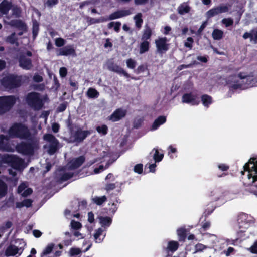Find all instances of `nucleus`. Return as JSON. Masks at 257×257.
Returning a JSON list of instances; mask_svg holds the SVG:
<instances>
[{
	"label": "nucleus",
	"mask_w": 257,
	"mask_h": 257,
	"mask_svg": "<svg viewBox=\"0 0 257 257\" xmlns=\"http://www.w3.org/2000/svg\"><path fill=\"white\" fill-rule=\"evenodd\" d=\"M151 35H152L151 29L149 27L146 28L145 29L143 34L142 35V40H144V41L147 40L148 41V40L151 37Z\"/></svg>",
	"instance_id": "nucleus-31"
},
{
	"label": "nucleus",
	"mask_w": 257,
	"mask_h": 257,
	"mask_svg": "<svg viewBox=\"0 0 257 257\" xmlns=\"http://www.w3.org/2000/svg\"><path fill=\"white\" fill-rule=\"evenodd\" d=\"M54 247L53 244H48L44 249L42 252L43 255H46L49 254L53 250Z\"/></svg>",
	"instance_id": "nucleus-40"
},
{
	"label": "nucleus",
	"mask_w": 257,
	"mask_h": 257,
	"mask_svg": "<svg viewBox=\"0 0 257 257\" xmlns=\"http://www.w3.org/2000/svg\"><path fill=\"white\" fill-rule=\"evenodd\" d=\"M29 105L35 109H40L43 105V99L36 93H30L27 98Z\"/></svg>",
	"instance_id": "nucleus-7"
},
{
	"label": "nucleus",
	"mask_w": 257,
	"mask_h": 257,
	"mask_svg": "<svg viewBox=\"0 0 257 257\" xmlns=\"http://www.w3.org/2000/svg\"><path fill=\"white\" fill-rule=\"evenodd\" d=\"M219 14L228 12L229 8L225 5H221L216 7Z\"/></svg>",
	"instance_id": "nucleus-45"
},
{
	"label": "nucleus",
	"mask_w": 257,
	"mask_h": 257,
	"mask_svg": "<svg viewBox=\"0 0 257 257\" xmlns=\"http://www.w3.org/2000/svg\"><path fill=\"white\" fill-rule=\"evenodd\" d=\"M8 23L13 26L16 27L22 31L19 33V35H21L23 32L27 30V27L24 23L19 20H12Z\"/></svg>",
	"instance_id": "nucleus-17"
},
{
	"label": "nucleus",
	"mask_w": 257,
	"mask_h": 257,
	"mask_svg": "<svg viewBox=\"0 0 257 257\" xmlns=\"http://www.w3.org/2000/svg\"><path fill=\"white\" fill-rule=\"evenodd\" d=\"M227 84L232 89H246L257 86V77L246 76L244 73L229 77Z\"/></svg>",
	"instance_id": "nucleus-2"
},
{
	"label": "nucleus",
	"mask_w": 257,
	"mask_h": 257,
	"mask_svg": "<svg viewBox=\"0 0 257 257\" xmlns=\"http://www.w3.org/2000/svg\"><path fill=\"white\" fill-rule=\"evenodd\" d=\"M94 220V215L92 212H89L88 214V220L89 222L92 223Z\"/></svg>",
	"instance_id": "nucleus-59"
},
{
	"label": "nucleus",
	"mask_w": 257,
	"mask_h": 257,
	"mask_svg": "<svg viewBox=\"0 0 257 257\" xmlns=\"http://www.w3.org/2000/svg\"><path fill=\"white\" fill-rule=\"evenodd\" d=\"M7 186L2 181L0 180V197L5 196L7 193Z\"/></svg>",
	"instance_id": "nucleus-35"
},
{
	"label": "nucleus",
	"mask_w": 257,
	"mask_h": 257,
	"mask_svg": "<svg viewBox=\"0 0 257 257\" xmlns=\"http://www.w3.org/2000/svg\"><path fill=\"white\" fill-rule=\"evenodd\" d=\"M134 170L135 172L141 174L143 171V165L141 164H137L134 167Z\"/></svg>",
	"instance_id": "nucleus-49"
},
{
	"label": "nucleus",
	"mask_w": 257,
	"mask_h": 257,
	"mask_svg": "<svg viewBox=\"0 0 257 257\" xmlns=\"http://www.w3.org/2000/svg\"><path fill=\"white\" fill-rule=\"evenodd\" d=\"M126 114V110L123 108L116 109L113 113L108 117V119L112 122L120 120L124 117Z\"/></svg>",
	"instance_id": "nucleus-13"
},
{
	"label": "nucleus",
	"mask_w": 257,
	"mask_h": 257,
	"mask_svg": "<svg viewBox=\"0 0 257 257\" xmlns=\"http://www.w3.org/2000/svg\"><path fill=\"white\" fill-rule=\"evenodd\" d=\"M25 246L26 243L23 240H19L15 245H11L7 247L5 251V255L6 256H14L16 255L19 256L22 253Z\"/></svg>",
	"instance_id": "nucleus-4"
},
{
	"label": "nucleus",
	"mask_w": 257,
	"mask_h": 257,
	"mask_svg": "<svg viewBox=\"0 0 257 257\" xmlns=\"http://www.w3.org/2000/svg\"><path fill=\"white\" fill-rule=\"evenodd\" d=\"M71 226L72 228L75 229H78L81 227V224L80 223L73 220L71 222Z\"/></svg>",
	"instance_id": "nucleus-50"
},
{
	"label": "nucleus",
	"mask_w": 257,
	"mask_h": 257,
	"mask_svg": "<svg viewBox=\"0 0 257 257\" xmlns=\"http://www.w3.org/2000/svg\"><path fill=\"white\" fill-rule=\"evenodd\" d=\"M108 127L106 125H102L97 127L96 130L99 133H101L103 135L107 134Z\"/></svg>",
	"instance_id": "nucleus-41"
},
{
	"label": "nucleus",
	"mask_w": 257,
	"mask_h": 257,
	"mask_svg": "<svg viewBox=\"0 0 257 257\" xmlns=\"http://www.w3.org/2000/svg\"><path fill=\"white\" fill-rule=\"evenodd\" d=\"M206 248H207V246L203 244H199V243L197 244L195 246L196 252L203 251L204 249H206Z\"/></svg>",
	"instance_id": "nucleus-54"
},
{
	"label": "nucleus",
	"mask_w": 257,
	"mask_h": 257,
	"mask_svg": "<svg viewBox=\"0 0 257 257\" xmlns=\"http://www.w3.org/2000/svg\"><path fill=\"white\" fill-rule=\"evenodd\" d=\"M130 14V13L128 10L118 11L117 12H115L114 13L110 15L108 18H102L99 19L95 20L94 23H100L107 21L108 20H113L118 19L128 15Z\"/></svg>",
	"instance_id": "nucleus-10"
},
{
	"label": "nucleus",
	"mask_w": 257,
	"mask_h": 257,
	"mask_svg": "<svg viewBox=\"0 0 257 257\" xmlns=\"http://www.w3.org/2000/svg\"><path fill=\"white\" fill-rule=\"evenodd\" d=\"M103 230L102 228H99L96 230L94 234V238L96 243H100L104 239L105 235L103 234Z\"/></svg>",
	"instance_id": "nucleus-23"
},
{
	"label": "nucleus",
	"mask_w": 257,
	"mask_h": 257,
	"mask_svg": "<svg viewBox=\"0 0 257 257\" xmlns=\"http://www.w3.org/2000/svg\"><path fill=\"white\" fill-rule=\"evenodd\" d=\"M0 138H1V147L3 149L6 150L8 151H12V149L11 148H7V147H3L2 146V144L4 142V140L5 139L7 140V139L5 138V137L3 135H1Z\"/></svg>",
	"instance_id": "nucleus-56"
},
{
	"label": "nucleus",
	"mask_w": 257,
	"mask_h": 257,
	"mask_svg": "<svg viewBox=\"0 0 257 257\" xmlns=\"http://www.w3.org/2000/svg\"><path fill=\"white\" fill-rule=\"evenodd\" d=\"M108 167V165H106L105 167H104L103 165H101L98 168H95L94 169V173L95 174H98L100 172L103 171L105 169L107 168Z\"/></svg>",
	"instance_id": "nucleus-51"
},
{
	"label": "nucleus",
	"mask_w": 257,
	"mask_h": 257,
	"mask_svg": "<svg viewBox=\"0 0 257 257\" xmlns=\"http://www.w3.org/2000/svg\"><path fill=\"white\" fill-rule=\"evenodd\" d=\"M75 50L71 46H67L58 50L57 55L58 56H67L69 55H74Z\"/></svg>",
	"instance_id": "nucleus-18"
},
{
	"label": "nucleus",
	"mask_w": 257,
	"mask_h": 257,
	"mask_svg": "<svg viewBox=\"0 0 257 257\" xmlns=\"http://www.w3.org/2000/svg\"><path fill=\"white\" fill-rule=\"evenodd\" d=\"M7 41L11 44H14L16 42L15 34L13 33L9 36L7 39Z\"/></svg>",
	"instance_id": "nucleus-55"
},
{
	"label": "nucleus",
	"mask_w": 257,
	"mask_h": 257,
	"mask_svg": "<svg viewBox=\"0 0 257 257\" xmlns=\"http://www.w3.org/2000/svg\"><path fill=\"white\" fill-rule=\"evenodd\" d=\"M150 43L147 40H142V42L140 44V54H143L147 52L149 49Z\"/></svg>",
	"instance_id": "nucleus-25"
},
{
	"label": "nucleus",
	"mask_w": 257,
	"mask_h": 257,
	"mask_svg": "<svg viewBox=\"0 0 257 257\" xmlns=\"http://www.w3.org/2000/svg\"><path fill=\"white\" fill-rule=\"evenodd\" d=\"M218 168L221 171H226L229 167L225 164H219L218 165Z\"/></svg>",
	"instance_id": "nucleus-58"
},
{
	"label": "nucleus",
	"mask_w": 257,
	"mask_h": 257,
	"mask_svg": "<svg viewBox=\"0 0 257 257\" xmlns=\"http://www.w3.org/2000/svg\"><path fill=\"white\" fill-rule=\"evenodd\" d=\"M12 7V4L11 2L6 0L3 1L0 4V16L6 14Z\"/></svg>",
	"instance_id": "nucleus-21"
},
{
	"label": "nucleus",
	"mask_w": 257,
	"mask_h": 257,
	"mask_svg": "<svg viewBox=\"0 0 257 257\" xmlns=\"http://www.w3.org/2000/svg\"><path fill=\"white\" fill-rule=\"evenodd\" d=\"M201 100L203 105L205 107H208L212 102L211 97L206 94L202 96Z\"/></svg>",
	"instance_id": "nucleus-26"
},
{
	"label": "nucleus",
	"mask_w": 257,
	"mask_h": 257,
	"mask_svg": "<svg viewBox=\"0 0 257 257\" xmlns=\"http://www.w3.org/2000/svg\"><path fill=\"white\" fill-rule=\"evenodd\" d=\"M39 30V25L36 21L34 22L33 23V36L35 38Z\"/></svg>",
	"instance_id": "nucleus-46"
},
{
	"label": "nucleus",
	"mask_w": 257,
	"mask_h": 257,
	"mask_svg": "<svg viewBox=\"0 0 257 257\" xmlns=\"http://www.w3.org/2000/svg\"><path fill=\"white\" fill-rule=\"evenodd\" d=\"M177 233L180 238H183L185 234V229L184 228H180L177 229Z\"/></svg>",
	"instance_id": "nucleus-52"
},
{
	"label": "nucleus",
	"mask_w": 257,
	"mask_h": 257,
	"mask_svg": "<svg viewBox=\"0 0 257 257\" xmlns=\"http://www.w3.org/2000/svg\"><path fill=\"white\" fill-rule=\"evenodd\" d=\"M6 161H7L13 168L17 170H21L25 167L24 161L15 156H8L6 159Z\"/></svg>",
	"instance_id": "nucleus-9"
},
{
	"label": "nucleus",
	"mask_w": 257,
	"mask_h": 257,
	"mask_svg": "<svg viewBox=\"0 0 257 257\" xmlns=\"http://www.w3.org/2000/svg\"><path fill=\"white\" fill-rule=\"evenodd\" d=\"M178 247V243L177 241H171L168 243L167 249L169 251L174 252L177 250Z\"/></svg>",
	"instance_id": "nucleus-29"
},
{
	"label": "nucleus",
	"mask_w": 257,
	"mask_h": 257,
	"mask_svg": "<svg viewBox=\"0 0 257 257\" xmlns=\"http://www.w3.org/2000/svg\"><path fill=\"white\" fill-rule=\"evenodd\" d=\"M107 69L119 74H122L126 77H129L130 75L121 67L114 64L112 61H108L106 64Z\"/></svg>",
	"instance_id": "nucleus-11"
},
{
	"label": "nucleus",
	"mask_w": 257,
	"mask_h": 257,
	"mask_svg": "<svg viewBox=\"0 0 257 257\" xmlns=\"http://www.w3.org/2000/svg\"><path fill=\"white\" fill-rule=\"evenodd\" d=\"M32 190L31 188H27V185L25 183L21 184L18 188V193L23 196H27L31 194Z\"/></svg>",
	"instance_id": "nucleus-19"
},
{
	"label": "nucleus",
	"mask_w": 257,
	"mask_h": 257,
	"mask_svg": "<svg viewBox=\"0 0 257 257\" xmlns=\"http://www.w3.org/2000/svg\"><path fill=\"white\" fill-rule=\"evenodd\" d=\"M219 14L218 10L217 8L215 7L207 11L206 13V16L208 18H211Z\"/></svg>",
	"instance_id": "nucleus-39"
},
{
	"label": "nucleus",
	"mask_w": 257,
	"mask_h": 257,
	"mask_svg": "<svg viewBox=\"0 0 257 257\" xmlns=\"http://www.w3.org/2000/svg\"><path fill=\"white\" fill-rule=\"evenodd\" d=\"M223 35V32L217 29L214 30L212 32V37L214 40H220L221 39Z\"/></svg>",
	"instance_id": "nucleus-28"
},
{
	"label": "nucleus",
	"mask_w": 257,
	"mask_h": 257,
	"mask_svg": "<svg viewBox=\"0 0 257 257\" xmlns=\"http://www.w3.org/2000/svg\"><path fill=\"white\" fill-rule=\"evenodd\" d=\"M21 77L8 75L3 78L1 81V84L7 89H12L19 86L21 84Z\"/></svg>",
	"instance_id": "nucleus-6"
},
{
	"label": "nucleus",
	"mask_w": 257,
	"mask_h": 257,
	"mask_svg": "<svg viewBox=\"0 0 257 257\" xmlns=\"http://www.w3.org/2000/svg\"><path fill=\"white\" fill-rule=\"evenodd\" d=\"M84 161V158L83 156L79 157L75 159L72 160L67 165V167L73 169L79 167Z\"/></svg>",
	"instance_id": "nucleus-16"
},
{
	"label": "nucleus",
	"mask_w": 257,
	"mask_h": 257,
	"mask_svg": "<svg viewBox=\"0 0 257 257\" xmlns=\"http://www.w3.org/2000/svg\"><path fill=\"white\" fill-rule=\"evenodd\" d=\"M15 102L16 98L13 96L0 97V113L8 110Z\"/></svg>",
	"instance_id": "nucleus-8"
},
{
	"label": "nucleus",
	"mask_w": 257,
	"mask_h": 257,
	"mask_svg": "<svg viewBox=\"0 0 257 257\" xmlns=\"http://www.w3.org/2000/svg\"><path fill=\"white\" fill-rule=\"evenodd\" d=\"M243 38L244 39L250 38V42H253L254 43H256L257 28L251 30L249 32H245L243 35Z\"/></svg>",
	"instance_id": "nucleus-20"
},
{
	"label": "nucleus",
	"mask_w": 257,
	"mask_h": 257,
	"mask_svg": "<svg viewBox=\"0 0 257 257\" xmlns=\"http://www.w3.org/2000/svg\"><path fill=\"white\" fill-rule=\"evenodd\" d=\"M100 223L102 226H109L111 223V219L107 217H101L99 218Z\"/></svg>",
	"instance_id": "nucleus-30"
},
{
	"label": "nucleus",
	"mask_w": 257,
	"mask_h": 257,
	"mask_svg": "<svg viewBox=\"0 0 257 257\" xmlns=\"http://www.w3.org/2000/svg\"><path fill=\"white\" fill-rule=\"evenodd\" d=\"M251 251L254 253H257V241L250 248Z\"/></svg>",
	"instance_id": "nucleus-60"
},
{
	"label": "nucleus",
	"mask_w": 257,
	"mask_h": 257,
	"mask_svg": "<svg viewBox=\"0 0 257 257\" xmlns=\"http://www.w3.org/2000/svg\"><path fill=\"white\" fill-rule=\"evenodd\" d=\"M11 9L13 12V14L14 15H15L16 17L19 16L21 13V10L18 6L12 5Z\"/></svg>",
	"instance_id": "nucleus-43"
},
{
	"label": "nucleus",
	"mask_w": 257,
	"mask_h": 257,
	"mask_svg": "<svg viewBox=\"0 0 257 257\" xmlns=\"http://www.w3.org/2000/svg\"><path fill=\"white\" fill-rule=\"evenodd\" d=\"M19 65L24 69H30L32 67L31 60L25 56H21L19 59Z\"/></svg>",
	"instance_id": "nucleus-15"
},
{
	"label": "nucleus",
	"mask_w": 257,
	"mask_h": 257,
	"mask_svg": "<svg viewBox=\"0 0 257 257\" xmlns=\"http://www.w3.org/2000/svg\"><path fill=\"white\" fill-rule=\"evenodd\" d=\"M67 71L65 67L60 68V69L59 70V74L61 77H65L67 75Z\"/></svg>",
	"instance_id": "nucleus-57"
},
{
	"label": "nucleus",
	"mask_w": 257,
	"mask_h": 257,
	"mask_svg": "<svg viewBox=\"0 0 257 257\" xmlns=\"http://www.w3.org/2000/svg\"><path fill=\"white\" fill-rule=\"evenodd\" d=\"M142 15L141 13L137 14L134 17V20L135 21V24L136 27L140 28L141 27L142 24L143 23V20L142 18Z\"/></svg>",
	"instance_id": "nucleus-34"
},
{
	"label": "nucleus",
	"mask_w": 257,
	"mask_h": 257,
	"mask_svg": "<svg viewBox=\"0 0 257 257\" xmlns=\"http://www.w3.org/2000/svg\"><path fill=\"white\" fill-rule=\"evenodd\" d=\"M87 96L89 98H97L99 96V92L95 89L89 88L86 93Z\"/></svg>",
	"instance_id": "nucleus-27"
},
{
	"label": "nucleus",
	"mask_w": 257,
	"mask_h": 257,
	"mask_svg": "<svg viewBox=\"0 0 257 257\" xmlns=\"http://www.w3.org/2000/svg\"><path fill=\"white\" fill-rule=\"evenodd\" d=\"M11 136L17 137L32 141V144H27L24 143L18 145L16 149L19 152L25 154H31L38 146V140L31 136L28 128L21 124L13 125L9 130Z\"/></svg>",
	"instance_id": "nucleus-1"
},
{
	"label": "nucleus",
	"mask_w": 257,
	"mask_h": 257,
	"mask_svg": "<svg viewBox=\"0 0 257 257\" xmlns=\"http://www.w3.org/2000/svg\"><path fill=\"white\" fill-rule=\"evenodd\" d=\"M73 173L71 172H68L65 173L61 177L62 181H66L70 179L73 176Z\"/></svg>",
	"instance_id": "nucleus-53"
},
{
	"label": "nucleus",
	"mask_w": 257,
	"mask_h": 257,
	"mask_svg": "<svg viewBox=\"0 0 257 257\" xmlns=\"http://www.w3.org/2000/svg\"><path fill=\"white\" fill-rule=\"evenodd\" d=\"M222 22L225 25L226 27L232 25L233 23V21L231 18L223 19L222 20Z\"/></svg>",
	"instance_id": "nucleus-48"
},
{
	"label": "nucleus",
	"mask_w": 257,
	"mask_h": 257,
	"mask_svg": "<svg viewBox=\"0 0 257 257\" xmlns=\"http://www.w3.org/2000/svg\"><path fill=\"white\" fill-rule=\"evenodd\" d=\"M157 51L159 53L166 52L169 48V44L167 43L166 38H159L155 40Z\"/></svg>",
	"instance_id": "nucleus-12"
},
{
	"label": "nucleus",
	"mask_w": 257,
	"mask_h": 257,
	"mask_svg": "<svg viewBox=\"0 0 257 257\" xmlns=\"http://www.w3.org/2000/svg\"><path fill=\"white\" fill-rule=\"evenodd\" d=\"M106 200L105 196L101 197H95L92 199L93 201L97 205H100Z\"/></svg>",
	"instance_id": "nucleus-36"
},
{
	"label": "nucleus",
	"mask_w": 257,
	"mask_h": 257,
	"mask_svg": "<svg viewBox=\"0 0 257 257\" xmlns=\"http://www.w3.org/2000/svg\"><path fill=\"white\" fill-rule=\"evenodd\" d=\"M33 79L35 81L39 82L42 81V77L40 75H36L34 76Z\"/></svg>",
	"instance_id": "nucleus-63"
},
{
	"label": "nucleus",
	"mask_w": 257,
	"mask_h": 257,
	"mask_svg": "<svg viewBox=\"0 0 257 257\" xmlns=\"http://www.w3.org/2000/svg\"><path fill=\"white\" fill-rule=\"evenodd\" d=\"M166 121V118L165 116H161L157 118L152 124L151 130H155L157 129L160 125L164 123Z\"/></svg>",
	"instance_id": "nucleus-22"
},
{
	"label": "nucleus",
	"mask_w": 257,
	"mask_h": 257,
	"mask_svg": "<svg viewBox=\"0 0 257 257\" xmlns=\"http://www.w3.org/2000/svg\"><path fill=\"white\" fill-rule=\"evenodd\" d=\"M115 186L114 184H109L106 186L105 189L107 191H109V190H113V189L115 188Z\"/></svg>",
	"instance_id": "nucleus-62"
},
{
	"label": "nucleus",
	"mask_w": 257,
	"mask_h": 257,
	"mask_svg": "<svg viewBox=\"0 0 257 257\" xmlns=\"http://www.w3.org/2000/svg\"><path fill=\"white\" fill-rule=\"evenodd\" d=\"M194 42V40L192 38L189 37L187 38L186 41L184 42V46L191 49L192 48V45Z\"/></svg>",
	"instance_id": "nucleus-42"
},
{
	"label": "nucleus",
	"mask_w": 257,
	"mask_h": 257,
	"mask_svg": "<svg viewBox=\"0 0 257 257\" xmlns=\"http://www.w3.org/2000/svg\"><path fill=\"white\" fill-rule=\"evenodd\" d=\"M112 47V43L110 41L109 39H106L105 43L104 44L105 48H111Z\"/></svg>",
	"instance_id": "nucleus-61"
},
{
	"label": "nucleus",
	"mask_w": 257,
	"mask_h": 257,
	"mask_svg": "<svg viewBox=\"0 0 257 257\" xmlns=\"http://www.w3.org/2000/svg\"><path fill=\"white\" fill-rule=\"evenodd\" d=\"M89 134L88 131L78 130L75 134V140L81 141Z\"/></svg>",
	"instance_id": "nucleus-24"
},
{
	"label": "nucleus",
	"mask_w": 257,
	"mask_h": 257,
	"mask_svg": "<svg viewBox=\"0 0 257 257\" xmlns=\"http://www.w3.org/2000/svg\"><path fill=\"white\" fill-rule=\"evenodd\" d=\"M55 45L57 47H61L65 44V40L61 38H58L55 39Z\"/></svg>",
	"instance_id": "nucleus-47"
},
{
	"label": "nucleus",
	"mask_w": 257,
	"mask_h": 257,
	"mask_svg": "<svg viewBox=\"0 0 257 257\" xmlns=\"http://www.w3.org/2000/svg\"><path fill=\"white\" fill-rule=\"evenodd\" d=\"M182 102L189 103L191 105H197L199 103V99L197 95L192 93H187L182 97Z\"/></svg>",
	"instance_id": "nucleus-14"
},
{
	"label": "nucleus",
	"mask_w": 257,
	"mask_h": 257,
	"mask_svg": "<svg viewBox=\"0 0 257 257\" xmlns=\"http://www.w3.org/2000/svg\"><path fill=\"white\" fill-rule=\"evenodd\" d=\"M32 201L30 199H25L21 202H18L16 204L17 208H21L23 206L27 207H30L31 205Z\"/></svg>",
	"instance_id": "nucleus-33"
},
{
	"label": "nucleus",
	"mask_w": 257,
	"mask_h": 257,
	"mask_svg": "<svg viewBox=\"0 0 257 257\" xmlns=\"http://www.w3.org/2000/svg\"><path fill=\"white\" fill-rule=\"evenodd\" d=\"M46 143L44 148L50 154H54L59 148V143L57 139L51 134H46L43 137Z\"/></svg>",
	"instance_id": "nucleus-5"
},
{
	"label": "nucleus",
	"mask_w": 257,
	"mask_h": 257,
	"mask_svg": "<svg viewBox=\"0 0 257 257\" xmlns=\"http://www.w3.org/2000/svg\"><path fill=\"white\" fill-rule=\"evenodd\" d=\"M244 171H241L242 175L246 174L247 177L248 184H252L257 180V160L251 158L244 165Z\"/></svg>",
	"instance_id": "nucleus-3"
},
{
	"label": "nucleus",
	"mask_w": 257,
	"mask_h": 257,
	"mask_svg": "<svg viewBox=\"0 0 257 257\" xmlns=\"http://www.w3.org/2000/svg\"><path fill=\"white\" fill-rule=\"evenodd\" d=\"M81 252V250L78 248H72L69 251V253L71 256L78 255Z\"/></svg>",
	"instance_id": "nucleus-44"
},
{
	"label": "nucleus",
	"mask_w": 257,
	"mask_h": 257,
	"mask_svg": "<svg viewBox=\"0 0 257 257\" xmlns=\"http://www.w3.org/2000/svg\"><path fill=\"white\" fill-rule=\"evenodd\" d=\"M126 64L128 68L134 69L136 66L137 63L135 60L129 58L126 60Z\"/></svg>",
	"instance_id": "nucleus-38"
},
{
	"label": "nucleus",
	"mask_w": 257,
	"mask_h": 257,
	"mask_svg": "<svg viewBox=\"0 0 257 257\" xmlns=\"http://www.w3.org/2000/svg\"><path fill=\"white\" fill-rule=\"evenodd\" d=\"M145 69V66L144 65H140L137 68V72L138 73H140L141 72H143L144 71Z\"/></svg>",
	"instance_id": "nucleus-64"
},
{
	"label": "nucleus",
	"mask_w": 257,
	"mask_h": 257,
	"mask_svg": "<svg viewBox=\"0 0 257 257\" xmlns=\"http://www.w3.org/2000/svg\"><path fill=\"white\" fill-rule=\"evenodd\" d=\"M153 151H155V153L153 155V158L155 160V162H159L161 161L163 158L164 155L163 154H160L157 149L154 148L152 150V152Z\"/></svg>",
	"instance_id": "nucleus-32"
},
{
	"label": "nucleus",
	"mask_w": 257,
	"mask_h": 257,
	"mask_svg": "<svg viewBox=\"0 0 257 257\" xmlns=\"http://www.w3.org/2000/svg\"><path fill=\"white\" fill-rule=\"evenodd\" d=\"M189 7L186 4H183L178 8V12L180 14H184L189 11Z\"/></svg>",
	"instance_id": "nucleus-37"
}]
</instances>
